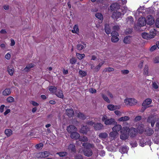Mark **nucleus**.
Returning <instances> with one entry per match:
<instances>
[{"label":"nucleus","mask_w":159,"mask_h":159,"mask_svg":"<svg viewBox=\"0 0 159 159\" xmlns=\"http://www.w3.org/2000/svg\"><path fill=\"white\" fill-rule=\"evenodd\" d=\"M152 86L153 88L155 89H157L158 88V85L155 82H154L153 83Z\"/></svg>","instance_id":"680f3d73"},{"label":"nucleus","mask_w":159,"mask_h":159,"mask_svg":"<svg viewBox=\"0 0 159 159\" xmlns=\"http://www.w3.org/2000/svg\"><path fill=\"white\" fill-rule=\"evenodd\" d=\"M67 130L68 132L72 133L77 131V129L73 125H70L67 127Z\"/></svg>","instance_id":"1a4fd4ad"},{"label":"nucleus","mask_w":159,"mask_h":159,"mask_svg":"<svg viewBox=\"0 0 159 159\" xmlns=\"http://www.w3.org/2000/svg\"><path fill=\"white\" fill-rule=\"evenodd\" d=\"M126 21L128 24L129 25L133 24L134 23L133 18L131 16H128L126 19Z\"/></svg>","instance_id":"412c9836"},{"label":"nucleus","mask_w":159,"mask_h":159,"mask_svg":"<svg viewBox=\"0 0 159 159\" xmlns=\"http://www.w3.org/2000/svg\"><path fill=\"white\" fill-rule=\"evenodd\" d=\"M121 15V13L120 11H114L111 17L114 19L117 20L120 17Z\"/></svg>","instance_id":"0eeeda50"},{"label":"nucleus","mask_w":159,"mask_h":159,"mask_svg":"<svg viewBox=\"0 0 159 159\" xmlns=\"http://www.w3.org/2000/svg\"><path fill=\"white\" fill-rule=\"evenodd\" d=\"M77 116L80 119L82 120H85L86 118V116L84 114L80 112H79L76 113Z\"/></svg>","instance_id":"4be33fe9"},{"label":"nucleus","mask_w":159,"mask_h":159,"mask_svg":"<svg viewBox=\"0 0 159 159\" xmlns=\"http://www.w3.org/2000/svg\"><path fill=\"white\" fill-rule=\"evenodd\" d=\"M95 16L96 17L99 19L100 20H102L103 19L102 15L99 13H97L95 15Z\"/></svg>","instance_id":"e433bc0d"},{"label":"nucleus","mask_w":159,"mask_h":159,"mask_svg":"<svg viewBox=\"0 0 159 159\" xmlns=\"http://www.w3.org/2000/svg\"><path fill=\"white\" fill-rule=\"evenodd\" d=\"M156 31L155 29H153L152 30H151L150 32V34H149L150 39L153 38L156 35Z\"/></svg>","instance_id":"b1692460"},{"label":"nucleus","mask_w":159,"mask_h":159,"mask_svg":"<svg viewBox=\"0 0 159 159\" xmlns=\"http://www.w3.org/2000/svg\"><path fill=\"white\" fill-rule=\"evenodd\" d=\"M115 125L112 128V130L113 131H116V132L119 131L121 130L122 127L120 125Z\"/></svg>","instance_id":"6ab92c4d"},{"label":"nucleus","mask_w":159,"mask_h":159,"mask_svg":"<svg viewBox=\"0 0 159 159\" xmlns=\"http://www.w3.org/2000/svg\"><path fill=\"white\" fill-rule=\"evenodd\" d=\"M107 108L110 111H113L116 109H119L120 108V106H114L112 104L108 105L107 106Z\"/></svg>","instance_id":"9d476101"},{"label":"nucleus","mask_w":159,"mask_h":159,"mask_svg":"<svg viewBox=\"0 0 159 159\" xmlns=\"http://www.w3.org/2000/svg\"><path fill=\"white\" fill-rule=\"evenodd\" d=\"M157 48V46L156 45H154L152 46L150 49V51L151 52H153L155 50H156Z\"/></svg>","instance_id":"5fc2aeb1"},{"label":"nucleus","mask_w":159,"mask_h":159,"mask_svg":"<svg viewBox=\"0 0 159 159\" xmlns=\"http://www.w3.org/2000/svg\"><path fill=\"white\" fill-rule=\"evenodd\" d=\"M110 9L112 11L118 9L120 8V5L117 3H114L110 6Z\"/></svg>","instance_id":"f8f14e48"},{"label":"nucleus","mask_w":159,"mask_h":159,"mask_svg":"<svg viewBox=\"0 0 159 159\" xmlns=\"http://www.w3.org/2000/svg\"><path fill=\"white\" fill-rule=\"evenodd\" d=\"M55 94L58 98H63L64 95L61 90H59Z\"/></svg>","instance_id":"bb28decb"},{"label":"nucleus","mask_w":159,"mask_h":159,"mask_svg":"<svg viewBox=\"0 0 159 159\" xmlns=\"http://www.w3.org/2000/svg\"><path fill=\"white\" fill-rule=\"evenodd\" d=\"M80 134L77 132H75L70 134V137L72 139H77L80 137Z\"/></svg>","instance_id":"dca6fc26"},{"label":"nucleus","mask_w":159,"mask_h":159,"mask_svg":"<svg viewBox=\"0 0 159 159\" xmlns=\"http://www.w3.org/2000/svg\"><path fill=\"white\" fill-rule=\"evenodd\" d=\"M114 112H115V114L117 115L120 116L121 115V112L119 111H118V110L115 111H114Z\"/></svg>","instance_id":"bf43d9fd"},{"label":"nucleus","mask_w":159,"mask_h":159,"mask_svg":"<svg viewBox=\"0 0 159 159\" xmlns=\"http://www.w3.org/2000/svg\"><path fill=\"white\" fill-rule=\"evenodd\" d=\"M8 72L9 74L11 75H13L14 71V68L11 66H8Z\"/></svg>","instance_id":"473e14b6"},{"label":"nucleus","mask_w":159,"mask_h":159,"mask_svg":"<svg viewBox=\"0 0 159 159\" xmlns=\"http://www.w3.org/2000/svg\"><path fill=\"white\" fill-rule=\"evenodd\" d=\"M146 20L144 17L140 18L138 21V25L140 26H143L146 25Z\"/></svg>","instance_id":"423d86ee"},{"label":"nucleus","mask_w":159,"mask_h":159,"mask_svg":"<svg viewBox=\"0 0 159 159\" xmlns=\"http://www.w3.org/2000/svg\"><path fill=\"white\" fill-rule=\"evenodd\" d=\"M73 29L77 32L79 30L78 26L77 25H75L74 26Z\"/></svg>","instance_id":"338daca9"},{"label":"nucleus","mask_w":159,"mask_h":159,"mask_svg":"<svg viewBox=\"0 0 159 159\" xmlns=\"http://www.w3.org/2000/svg\"><path fill=\"white\" fill-rule=\"evenodd\" d=\"M156 120V117L153 116H150L147 119V122L149 123H151V126H154L155 122Z\"/></svg>","instance_id":"20e7f679"},{"label":"nucleus","mask_w":159,"mask_h":159,"mask_svg":"<svg viewBox=\"0 0 159 159\" xmlns=\"http://www.w3.org/2000/svg\"><path fill=\"white\" fill-rule=\"evenodd\" d=\"M57 90V88L54 86H50V92L53 93H56Z\"/></svg>","instance_id":"ea45409f"},{"label":"nucleus","mask_w":159,"mask_h":159,"mask_svg":"<svg viewBox=\"0 0 159 159\" xmlns=\"http://www.w3.org/2000/svg\"><path fill=\"white\" fill-rule=\"evenodd\" d=\"M147 135L148 136H150L152 135L154 133L153 129L151 128H148V129H147L145 131Z\"/></svg>","instance_id":"2f4dec72"},{"label":"nucleus","mask_w":159,"mask_h":159,"mask_svg":"<svg viewBox=\"0 0 159 159\" xmlns=\"http://www.w3.org/2000/svg\"><path fill=\"white\" fill-rule=\"evenodd\" d=\"M152 102V100L150 98H147L144 102L142 104L143 106H147L149 105Z\"/></svg>","instance_id":"5701e85b"},{"label":"nucleus","mask_w":159,"mask_h":159,"mask_svg":"<svg viewBox=\"0 0 159 159\" xmlns=\"http://www.w3.org/2000/svg\"><path fill=\"white\" fill-rule=\"evenodd\" d=\"M154 62L155 63H159V56H157L153 59Z\"/></svg>","instance_id":"603ef678"},{"label":"nucleus","mask_w":159,"mask_h":159,"mask_svg":"<svg viewBox=\"0 0 159 159\" xmlns=\"http://www.w3.org/2000/svg\"><path fill=\"white\" fill-rule=\"evenodd\" d=\"M87 123L89 125L93 126L94 125V124H95L94 122H93L92 121H88L87 122Z\"/></svg>","instance_id":"0e129e2a"},{"label":"nucleus","mask_w":159,"mask_h":159,"mask_svg":"<svg viewBox=\"0 0 159 159\" xmlns=\"http://www.w3.org/2000/svg\"><path fill=\"white\" fill-rule=\"evenodd\" d=\"M93 154L92 150L90 149H86L84 151V154L86 156H91Z\"/></svg>","instance_id":"a211bd4d"},{"label":"nucleus","mask_w":159,"mask_h":159,"mask_svg":"<svg viewBox=\"0 0 159 159\" xmlns=\"http://www.w3.org/2000/svg\"><path fill=\"white\" fill-rule=\"evenodd\" d=\"M76 60L74 58H72L70 60V62L71 64H74L76 62Z\"/></svg>","instance_id":"6e6d98bb"},{"label":"nucleus","mask_w":159,"mask_h":159,"mask_svg":"<svg viewBox=\"0 0 159 159\" xmlns=\"http://www.w3.org/2000/svg\"><path fill=\"white\" fill-rule=\"evenodd\" d=\"M12 131L10 129H7L5 131V134L6 136L8 137L12 134Z\"/></svg>","instance_id":"c756f323"},{"label":"nucleus","mask_w":159,"mask_h":159,"mask_svg":"<svg viewBox=\"0 0 159 159\" xmlns=\"http://www.w3.org/2000/svg\"><path fill=\"white\" fill-rule=\"evenodd\" d=\"M111 34L112 36H119L118 33L116 31H113Z\"/></svg>","instance_id":"864d4df0"},{"label":"nucleus","mask_w":159,"mask_h":159,"mask_svg":"<svg viewBox=\"0 0 159 159\" xmlns=\"http://www.w3.org/2000/svg\"><path fill=\"white\" fill-rule=\"evenodd\" d=\"M131 36H126L123 39V42L125 44H129L130 43L131 41Z\"/></svg>","instance_id":"393cba45"},{"label":"nucleus","mask_w":159,"mask_h":159,"mask_svg":"<svg viewBox=\"0 0 159 159\" xmlns=\"http://www.w3.org/2000/svg\"><path fill=\"white\" fill-rule=\"evenodd\" d=\"M6 100L7 102L9 103H11L13 102L15 100L13 97L9 96L7 98Z\"/></svg>","instance_id":"4c0bfd02"},{"label":"nucleus","mask_w":159,"mask_h":159,"mask_svg":"<svg viewBox=\"0 0 159 159\" xmlns=\"http://www.w3.org/2000/svg\"><path fill=\"white\" fill-rule=\"evenodd\" d=\"M155 25L157 28H159V18H157L156 20Z\"/></svg>","instance_id":"4d7b16f0"},{"label":"nucleus","mask_w":159,"mask_h":159,"mask_svg":"<svg viewBox=\"0 0 159 159\" xmlns=\"http://www.w3.org/2000/svg\"><path fill=\"white\" fill-rule=\"evenodd\" d=\"M57 154L59 155L60 157H63L65 156L66 154V152H60L57 153Z\"/></svg>","instance_id":"a18cd8bd"},{"label":"nucleus","mask_w":159,"mask_h":159,"mask_svg":"<svg viewBox=\"0 0 159 159\" xmlns=\"http://www.w3.org/2000/svg\"><path fill=\"white\" fill-rule=\"evenodd\" d=\"M113 30H118L119 29V27L118 25L114 26L113 27Z\"/></svg>","instance_id":"774afa93"},{"label":"nucleus","mask_w":159,"mask_h":159,"mask_svg":"<svg viewBox=\"0 0 159 159\" xmlns=\"http://www.w3.org/2000/svg\"><path fill=\"white\" fill-rule=\"evenodd\" d=\"M135 129L134 128H131L129 130V133H130V136L134 137L135 134Z\"/></svg>","instance_id":"f704fd0d"},{"label":"nucleus","mask_w":159,"mask_h":159,"mask_svg":"<svg viewBox=\"0 0 159 159\" xmlns=\"http://www.w3.org/2000/svg\"><path fill=\"white\" fill-rule=\"evenodd\" d=\"M66 115L70 117H72L74 115V111L71 108L66 110Z\"/></svg>","instance_id":"2eb2a0df"},{"label":"nucleus","mask_w":159,"mask_h":159,"mask_svg":"<svg viewBox=\"0 0 159 159\" xmlns=\"http://www.w3.org/2000/svg\"><path fill=\"white\" fill-rule=\"evenodd\" d=\"M49 155L48 152L45 151L39 152L38 154L37 157L41 158H45L48 157Z\"/></svg>","instance_id":"9b49d317"},{"label":"nucleus","mask_w":159,"mask_h":159,"mask_svg":"<svg viewBox=\"0 0 159 159\" xmlns=\"http://www.w3.org/2000/svg\"><path fill=\"white\" fill-rule=\"evenodd\" d=\"M79 73L82 77H84L87 75L86 72L81 70L79 71Z\"/></svg>","instance_id":"49530a36"},{"label":"nucleus","mask_w":159,"mask_h":159,"mask_svg":"<svg viewBox=\"0 0 159 159\" xmlns=\"http://www.w3.org/2000/svg\"><path fill=\"white\" fill-rule=\"evenodd\" d=\"M11 93V91L10 89L7 88L4 90L2 92V94L4 96H8Z\"/></svg>","instance_id":"aec40b11"},{"label":"nucleus","mask_w":159,"mask_h":159,"mask_svg":"<svg viewBox=\"0 0 159 159\" xmlns=\"http://www.w3.org/2000/svg\"><path fill=\"white\" fill-rule=\"evenodd\" d=\"M68 149L71 152H75L76 151L75 146L73 144H70L68 146Z\"/></svg>","instance_id":"f3484780"},{"label":"nucleus","mask_w":159,"mask_h":159,"mask_svg":"<svg viewBox=\"0 0 159 159\" xmlns=\"http://www.w3.org/2000/svg\"><path fill=\"white\" fill-rule=\"evenodd\" d=\"M5 57L8 60L11 57L10 54L8 53H7L5 56Z\"/></svg>","instance_id":"69168bd1"},{"label":"nucleus","mask_w":159,"mask_h":159,"mask_svg":"<svg viewBox=\"0 0 159 159\" xmlns=\"http://www.w3.org/2000/svg\"><path fill=\"white\" fill-rule=\"evenodd\" d=\"M132 32V29L129 28L126 29L125 31V33L127 34H129Z\"/></svg>","instance_id":"8fccbe9b"},{"label":"nucleus","mask_w":159,"mask_h":159,"mask_svg":"<svg viewBox=\"0 0 159 159\" xmlns=\"http://www.w3.org/2000/svg\"><path fill=\"white\" fill-rule=\"evenodd\" d=\"M5 107V105H2L0 107V112L1 113H2L4 109V108Z\"/></svg>","instance_id":"e2e57ef3"},{"label":"nucleus","mask_w":159,"mask_h":159,"mask_svg":"<svg viewBox=\"0 0 159 159\" xmlns=\"http://www.w3.org/2000/svg\"><path fill=\"white\" fill-rule=\"evenodd\" d=\"M105 32L107 34H109L111 33V30L108 24H105Z\"/></svg>","instance_id":"a878e982"},{"label":"nucleus","mask_w":159,"mask_h":159,"mask_svg":"<svg viewBox=\"0 0 159 159\" xmlns=\"http://www.w3.org/2000/svg\"><path fill=\"white\" fill-rule=\"evenodd\" d=\"M43 146V144L42 143H40L36 145L35 148L38 149H40L42 148Z\"/></svg>","instance_id":"c03bdc74"},{"label":"nucleus","mask_w":159,"mask_h":159,"mask_svg":"<svg viewBox=\"0 0 159 159\" xmlns=\"http://www.w3.org/2000/svg\"><path fill=\"white\" fill-rule=\"evenodd\" d=\"M93 127L96 131L104 129L103 124L100 123H95L93 125Z\"/></svg>","instance_id":"7ed1b4c3"},{"label":"nucleus","mask_w":159,"mask_h":159,"mask_svg":"<svg viewBox=\"0 0 159 159\" xmlns=\"http://www.w3.org/2000/svg\"><path fill=\"white\" fill-rule=\"evenodd\" d=\"M102 120L106 125H114L117 124L114 119L112 118L108 119L107 117L105 115L103 116Z\"/></svg>","instance_id":"f257e3e1"},{"label":"nucleus","mask_w":159,"mask_h":159,"mask_svg":"<svg viewBox=\"0 0 159 159\" xmlns=\"http://www.w3.org/2000/svg\"><path fill=\"white\" fill-rule=\"evenodd\" d=\"M76 56L80 60H81L85 57L84 54H80L77 53L76 54Z\"/></svg>","instance_id":"a19ab883"},{"label":"nucleus","mask_w":159,"mask_h":159,"mask_svg":"<svg viewBox=\"0 0 159 159\" xmlns=\"http://www.w3.org/2000/svg\"><path fill=\"white\" fill-rule=\"evenodd\" d=\"M108 136V134L106 132H102L98 135V137L101 139H106Z\"/></svg>","instance_id":"c85d7f7f"},{"label":"nucleus","mask_w":159,"mask_h":159,"mask_svg":"<svg viewBox=\"0 0 159 159\" xmlns=\"http://www.w3.org/2000/svg\"><path fill=\"white\" fill-rule=\"evenodd\" d=\"M142 36L143 38L146 39H150L149 34L147 33H143L142 34Z\"/></svg>","instance_id":"72a5a7b5"},{"label":"nucleus","mask_w":159,"mask_h":159,"mask_svg":"<svg viewBox=\"0 0 159 159\" xmlns=\"http://www.w3.org/2000/svg\"><path fill=\"white\" fill-rule=\"evenodd\" d=\"M142 119V117L141 116H137L134 119V121L136 122Z\"/></svg>","instance_id":"de8ad7c7"},{"label":"nucleus","mask_w":159,"mask_h":159,"mask_svg":"<svg viewBox=\"0 0 159 159\" xmlns=\"http://www.w3.org/2000/svg\"><path fill=\"white\" fill-rule=\"evenodd\" d=\"M129 119L130 118L129 116H125L121 117L118 119V120L120 122H123L128 120H129Z\"/></svg>","instance_id":"cd10ccee"},{"label":"nucleus","mask_w":159,"mask_h":159,"mask_svg":"<svg viewBox=\"0 0 159 159\" xmlns=\"http://www.w3.org/2000/svg\"><path fill=\"white\" fill-rule=\"evenodd\" d=\"M129 71L128 70H123L121 71V72L122 74L126 75L129 73Z\"/></svg>","instance_id":"13d9d810"},{"label":"nucleus","mask_w":159,"mask_h":159,"mask_svg":"<svg viewBox=\"0 0 159 159\" xmlns=\"http://www.w3.org/2000/svg\"><path fill=\"white\" fill-rule=\"evenodd\" d=\"M124 102L126 105L132 106L136 104L137 101L134 98H126Z\"/></svg>","instance_id":"f03ea898"},{"label":"nucleus","mask_w":159,"mask_h":159,"mask_svg":"<svg viewBox=\"0 0 159 159\" xmlns=\"http://www.w3.org/2000/svg\"><path fill=\"white\" fill-rule=\"evenodd\" d=\"M89 130V129L87 126H83L81 128L80 132L83 134H86Z\"/></svg>","instance_id":"ddd939ff"},{"label":"nucleus","mask_w":159,"mask_h":159,"mask_svg":"<svg viewBox=\"0 0 159 159\" xmlns=\"http://www.w3.org/2000/svg\"><path fill=\"white\" fill-rule=\"evenodd\" d=\"M121 134L120 135V138L121 139L125 140L127 139L129 137V134L126 130L121 131Z\"/></svg>","instance_id":"39448f33"},{"label":"nucleus","mask_w":159,"mask_h":159,"mask_svg":"<svg viewBox=\"0 0 159 159\" xmlns=\"http://www.w3.org/2000/svg\"><path fill=\"white\" fill-rule=\"evenodd\" d=\"M118 133L116 131H113L110 132L109 134L110 137L113 139H115L118 136Z\"/></svg>","instance_id":"4468645a"},{"label":"nucleus","mask_w":159,"mask_h":159,"mask_svg":"<svg viewBox=\"0 0 159 159\" xmlns=\"http://www.w3.org/2000/svg\"><path fill=\"white\" fill-rule=\"evenodd\" d=\"M88 140L87 138L85 136H83L80 139V140L83 142H86Z\"/></svg>","instance_id":"3c124183"},{"label":"nucleus","mask_w":159,"mask_h":159,"mask_svg":"<svg viewBox=\"0 0 159 159\" xmlns=\"http://www.w3.org/2000/svg\"><path fill=\"white\" fill-rule=\"evenodd\" d=\"M84 48V46L81 44H78L77 46V48L79 50H81L83 49Z\"/></svg>","instance_id":"09e8293b"},{"label":"nucleus","mask_w":159,"mask_h":159,"mask_svg":"<svg viewBox=\"0 0 159 159\" xmlns=\"http://www.w3.org/2000/svg\"><path fill=\"white\" fill-rule=\"evenodd\" d=\"M114 70V69L113 68L111 67H108L105 68L103 71L105 72H110L111 71H113Z\"/></svg>","instance_id":"37998d69"},{"label":"nucleus","mask_w":159,"mask_h":159,"mask_svg":"<svg viewBox=\"0 0 159 159\" xmlns=\"http://www.w3.org/2000/svg\"><path fill=\"white\" fill-rule=\"evenodd\" d=\"M111 40L112 42L116 43L119 40V39L118 36H112Z\"/></svg>","instance_id":"79ce46f5"},{"label":"nucleus","mask_w":159,"mask_h":159,"mask_svg":"<svg viewBox=\"0 0 159 159\" xmlns=\"http://www.w3.org/2000/svg\"><path fill=\"white\" fill-rule=\"evenodd\" d=\"M82 158V156L81 155L78 154L75 156V159H81Z\"/></svg>","instance_id":"052dcab7"},{"label":"nucleus","mask_w":159,"mask_h":159,"mask_svg":"<svg viewBox=\"0 0 159 159\" xmlns=\"http://www.w3.org/2000/svg\"><path fill=\"white\" fill-rule=\"evenodd\" d=\"M102 98L105 101H106V102L108 103H110L111 102V101L106 95L104 94H102Z\"/></svg>","instance_id":"58836bf2"},{"label":"nucleus","mask_w":159,"mask_h":159,"mask_svg":"<svg viewBox=\"0 0 159 159\" xmlns=\"http://www.w3.org/2000/svg\"><path fill=\"white\" fill-rule=\"evenodd\" d=\"M146 23L149 25H152L154 22V20L152 16L149 15L147 17V20H146Z\"/></svg>","instance_id":"6e6552de"},{"label":"nucleus","mask_w":159,"mask_h":159,"mask_svg":"<svg viewBox=\"0 0 159 159\" xmlns=\"http://www.w3.org/2000/svg\"><path fill=\"white\" fill-rule=\"evenodd\" d=\"M34 67V65L32 64H30L26 66V67L24 68V70L25 71L27 72L29 71L30 69Z\"/></svg>","instance_id":"7c9ffc66"},{"label":"nucleus","mask_w":159,"mask_h":159,"mask_svg":"<svg viewBox=\"0 0 159 159\" xmlns=\"http://www.w3.org/2000/svg\"><path fill=\"white\" fill-rule=\"evenodd\" d=\"M143 74L146 75H148V65H146L145 66Z\"/></svg>","instance_id":"c9c22d12"}]
</instances>
